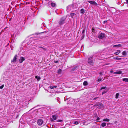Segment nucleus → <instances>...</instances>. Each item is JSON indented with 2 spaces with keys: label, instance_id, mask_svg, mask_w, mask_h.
Listing matches in <instances>:
<instances>
[{
  "label": "nucleus",
  "instance_id": "f257e3e1",
  "mask_svg": "<svg viewBox=\"0 0 128 128\" xmlns=\"http://www.w3.org/2000/svg\"><path fill=\"white\" fill-rule=\"evenodd\" d=\"M66 19V17H64L60 19V21L59 22V24L60 25L64 24V21Z\"/></svg>",
  "mask_w": 128,
  "mask_h": 128
},
{
  "label": "nucleus",
  "instance_id": "f03ea898",
  "mask_svg": "<svg viewBox=\"0 0 128 128\" xmlns=\"http://www.w3.org/2000/svg\"><path fill=\"white\" fill-rule=\"evenodd\" d=\"M94 106L96 107H97L98 106V107H97V108L100 109H102L104 108V106H103V104L102 103H100L97 104H95L94 105Z\"/></svg>",
  "mask_w": 128,
  "mask_h": 128
},
{
  "label": "nucleus",
  "instance_id": "7ed1b4c3",
  "mask_svg": "<svg viewBox=\"0 0 128 128\" xmlns=\"http://www.w3.org/2000/svg\"><path fill=\"white\" fill-rule=\"evenodd\" d=\"M92 59V57H90L88 58V63L91 65H92V64L93 61Z\"/></svg>",
  "mask_w": 128,
  "mask_h": 128
},
{
  "label": "nucleus",
  "instance_id": "20e7f679",
  "mask_svg": "<svg viewBox=\"0 0 128 128\" xmlns=\"http://www.w3.org/2000/svg\"><path fill=\"white\" fill-rule=\"evenodd\" d=\"M104 36V34L103 33H101L99 35L98 37V38L100 39H102Z\"/></svg>",
  "mask_w": 128,
  "mask_h": 128
},
{
  "label": "nucleus",
  "instance_id": "39448f33",
  "mask_svg": "<svg viewBox=\"0 0 128 128\" xmlns=\"http://www.w3.org/2000/svg\"><path fill=\"white\" fill-rule=\"evenodd\" d=\"M25 60V58L23 57H21L20 58L19 60V62L20 63H22Z\"/></svg>",
  "mask_w": 128,
  "mask_h": 128
},
{
  "label": "nucleus",
  "instance_id": "423d86ee",
  "mask_svg": "<svg viewBox=\"0 0 128 128\" xmlns=\"http://www.w3.org/2000/svg\"><path fill=\"white\" fill-rule=\"evenodd\" d=\"M43 121L41 119H40L38 120V124L39 125H41L43 123Z\"/></svg>",
  "mask_w": 128,
  "mask_h": 128
},
{
  "label": "nucleus",
  "instance_id": "0eeeda50",
  "mask_svg": "<svg viewBox=\"0 0 128 128\" xmlns=\"http://www.w3.org/2000/svg\"><path fill=\"white\" fill-rule=\"evenodd\" d=\"M17 56V55H16L14 56L13 60H12L11 61V62H13L14 63L16 62V60L17 59V58H16Z\"/></svg>",
  "mask_w": 128,
  "mask_h": 128
},
{
  "label": "nucleus",
  "instance_id": "6e6552de",
  "mask_svg": "<svg viewBox=\"0 0 128 128\" xmlns=\"http://www.w3.org/2000/svg\"><path fill=\"white\" fill-rule=\"evenodd\" d=\"M88 2L92 4L95 5L97 4V3L94 1H88Z\"/></svg>",
  "mask_w": 128,
  "mask_h": 128
},
{
  "label": "nucleus",
  "instance_id": "1a4fd4ad",
  "mask_svg": "<svg viewBox=\"0 0 128 128\" xmlns=\"http://www.w3.org/2000/svg\"><path fill=\"white\" fill-rule=\"evenodd\" d=\"M122 72L121 71H117L116 72H114V74H122Z\"/></svg>",
  "mask_w": 128,
  "mask_h": 128
},
{
  "label": "nucleus",
  "instance_id": "9d476101",
  "mask_svg": "<svg viewBox=\"0 0 128 128\" xmlns=\"http://www.w3.org/2000/svg\"><path fill=\"white\" fill-rule=\"evenodd\" d=\"M120 52V50H118L116 51V52H115L114 54L116 55H118Z\"/></svg>",
  "mask_w": 128,
  "mask_h": 128
},
{
  "label": "nucleus",
  "instance_id": "9b49d317",
  "mask_svg": "<svg viewBox=\"0 0 128 128\" xmlns=\"http://www.w3.org/2000/svg\"><path fill=\"white\" fill-rule=\"evenodd\" d=\"M114 47H120L122 46V45L121 44H119L117 45H115L113 46Z\"/></svg>",
  "mask_w": 128,
  "mask_h": 128
},
{
  "label": "nucleus",
  "instance_id": "f8f14e48",
  "mask_svg": "<svg viewBox=\"0 0 128 128\" xmlns=\"http://www.w3.org/2000/svg\"><path fill=\"white\" fill-rule=\"evenodd\" d=\"M62 72V70L61 69H59L57 72V73L59 74H60Z\"/></svg>",
  "mask_w": 128,
  "mask_h": 128
},
{
  "label": "nucleus",
  "instance_id": "ddd939ff",
  "mask_svg": "<svg viewBox=\"0 0 128 128\" xmlns=\"http://www.w3.org/2000/svg\"><path fill=\"white\" fill-rule=\"evenodd\" d=\"M122 80L123 81L125 82H128V78H124Z\"/></svg>",
  "mask_w": 128,
  "mask_h": 128
},
{
  "label": "nucleus",
  "instance_id": "4468645a",
  "mask_svg": "<svg viewBox=\"0 0 128 128\" xmlns=\"http://www.w3.org/2000/svg\"><path fill=\"white\" fill-rule=\"evenodd\" d=\"M35 78H36L38 81L40 79V77L38 76H35Z\"/></svg>",
  "mask_w": 128,
  "mask_h": 128
},
{
  "label": "nucleus",
  "instance_id": "2eb2a0df",
  "mask_svg": "<svg viewBox=\"0 0 128 128\" xmlns=\"http://www.w3.org/2000/svg\"><path fill=\"white\" fill-rule=\"evenodd\" d=\"M51 5L53 7H55L56 6V4L52 2L51 3Z\"/></svg>",
  "mask_w": 128,
  "mask_h": 128
},
{
  "label": "nucleus",
  "instance_id": "dca6fc26",
  "mask_svg": "<svg viewBox=\"0 0 128 128\" xmlns=\"http://www.w3.org/2000/svg\"><path fill=\"white\" fill-rule=\"evenodd\" d=\"M88 85V83L87 81H85L83 82V85L84 86H87Z\"/></svg>",
  "mask_w": 128,
  "mask_h": 128
},
{
  "label": "nucleus",
  "instance_id": "f3484780",
  "mask_svg": "<svg viewBox=\"0 0 128 128\" xmlns=\"http://www.w3.org/2000/svg\"><path fill=\"white\" fill-rule=\"evenodd\" d=\"M52 118L54 120H56L57 119V117L56 116L52 115Z\"/></svg>",
  "mask_w": 128,
  "mask_h": 128
},
{
  "label": "nucleus",
  "instance_id": "a211bd4d",
  "mask_svg": "<svg viewBox=\"0 0 128 128\" xmlns=\"http://www.w3.org/2000/svg\"><path fill=\"white\" fill-rule=\"evenodd\" d=\"M106 124L105 122L102 123L101 124L102 126L103 127H104L105 126H106Z\"/></svg>",
  "mask_w": 128,
  "mask_h": 128
},
{
  "label": "nucleus",
  "instance_id": "6ab92c4d",
  "mask_svg": "<svg viewBox=\"0 0 128 128\" xmlns=\"http://www.w3.org/2000/svg\"><path fill=\"white\" fill-rule=\"evenodd\" d=\"M84 13V10L83 9H82L80 10V13L83 14Z\"/></svg>",
  "mask_w": 128,
  "mask_h": 128
},
{
  "label": "nucleus",
  "instance_id": "aec40b11",
  "mask_svg": "<svg viewBox=\"0 0 128 128\" xmlns=\"http://www.w3.org/2000/svg\"><path fill=\"white\" fill-rule=\"evenodd\" d=\"M38 48H42L43 50H44V51L46 50V49L45 48H44L42 46H39L38 47Z\"/></svg>",
  "mask_w": 128,
  "mask_h": 128
},
{
  "label": "nucleus",
  "instance_id": "412c9836",
  "mask_svg": "<svg viewBox=\"0 0 128 128\" xmlns=\"http://www.w3.org/2000/svg\"><path fill=\"white\" fill-rule=\"evenodd\" d=\"M126 52L125 51H124L122 52V54L124 56H126Z\"/></svg>",
  "mask_w": 128,
  "mask_h": 128
},
{
  "label": "nucleus",
  "instance_id": "4be33fe9",
  "mask_svg": "<svg viewBox=\"0 0 128 128\" xmlns=\"http://www.w3.org/2000/svg\"><path fill=\"white\" fill-rule=\"evenodd\" d=\"M103 121H106V122H109L110 121V120L108 119V118H106L104 119L103 120Z\"/></svg>",
  "mask_w": 128,
  "mask_h": 128
},
{
  "label": "nucleus",
  "instance_id": "5701e85b",
  "mask_svg": "<svg viewBox=\"0 0 128 128\" xmlns=\"http://www.w3.org/2000/svg\"><path fill=\"white\" fill-rule=\"evenodd\" d=\"M74 15H76V14H75L74 13H70V16H71V17L72 18H73V16Z\"/></svg>",
  "mask_w": 128,
  "mask_h": 128
},
{
  "label": "nucleus",
  "instance_id": "b1692460",
  "mask_svg": "<svg viewBox=\"0 0 128 128\" xmlns=\"http://www.w3.org/2000/svg\"><path fill=\"white\" fill-rule=\"evenodd\" d=\"M114 59L117 60H121V58H117L115 57Z\"/></svg>",
  "mask_w": 128,
  "mask_h": 128
},
{
  "label": "nucleus",
  "instance_id": "393cba45",
  "mask_svg": "<svg viewBox=\"0 0 128 128\" xmlns=\"http://www.w3.org/2000/svg\"><path fill=\"white\" fill-rule=\"evenodd\" d=\"M119 95V94L118 93H117L116 94V98H118Z\"/></svg>",
  "mask_w": 128,
  "mask_h": 128
},
{
  "label": "nucleus",
  "instance_id": "a878e982",
  "mask_svg": "<svg viewBox=\"0 0 128 128\" xmlns=\"http://www.w3.org/2000/svg\"><path fill=\"white\" fill-rule=\"evenodd\" d=\"M38 126L37 125L36 126L34 125L33 126L32 128H38Z\"/></svg>",
  "mask_w": 128,
  "mask_h": 128
},
{
  "label": "nucleus",
  "instance_id": "bb28decb",
  "mask_svg": "<svg viewBox=\"0 0 128 128\" xmlns=\"http://www.w3.org/2000/svg\"><path fill=\"white\" fill-rule=\"evenodd\" d=\"M78 68V66H76L74 68H73L72 69V70L73 71H74L75 70H76V69L77 68Z\"/></svg>",
  "mask_w": 128,
  "mask_h": 128
},
{
  "label": "nucleus",
  "instance_id": "cd10ccee",
  "mask_svg": "<svg viewBox=\"0 0 128 128\" xmlns=\"http://www.w3.org/2000/svg\"><path fill=\"white\" fill-rule=\"evenodd\" d=\"M106 88V86L102 87L100 89V90H102L103 89H105Z\"/></svg>",
  "mask_w": 128,
  "mask_h": 128
},
{
  "label": "nucleus",
  "instance_id": "c85d7f7f",
  "mask_svg": "<svg viewBox=\"0 0 128 128\" xmlns=\"http://www.w3.org/2000/svg\"><path fill=\"white\" fill-rule=\"evenodd\" d=\"M4 85H2V86H0V88L1 89H2L3 88V87H4Z\"/></svg>",
  "mask_w": 128,
  "mask_h": 128
},
{
  "label": "nucleus",
  "instance_id": "c756f323",
  "mask_svg": "<svg viewBox=\"0 0 128 128\" xmlns=\"http://www.w3.org/2000/svg\"><path fill=\"white\" fill-rule=\"evenodd\" d=\"M74 124H78V122L76 121L74 122Z\"/></svg>",
  "mask_w": 128,
  "mask_h": 128
},
{
  "label": "nucleus",
  "instance_id": "7c9ffc66",
  "mask_svg": "<svg viewBox=\"0 0 128 128\" xmlns=\"http://www.w3.org/2000/svg\"><path fill=\"white\" fill-rule=\"evenodd\" d=\"M102 79L101 78H99L97 80V81L98 82H99L102 80Z\"/></svg>",
  "mask_w": 128,
  "mask_h": 128
},
{
  "label": "nucleus",
  "instance_id": "2f4dec72",
  "mask_svg": "<svg viewBox=\"0 0 128 128\" xmlns=\"http://www.w3.org/2000/svg\"><path fill=\"white\" fill-rule=\"evenodd\" d=\"M106 91H104L102 92V95H103L104 94H105V93H106Z\"/></svg>",
  "mask_w": 128,
  "mask_h": 128
},
{
  "label": "nucleus",
  "instance_id": "473e14b6",
  "mask_svg": "<svg viewBox=\"0 0 128 128\" xmlns=\"http://www.w3.org/2000/svg\"><path fill=\"white\" fill-rule=\"evenodd\" d=\"M99 98V97H96V98H94L93 100H95L96 99L98 98Z\"/></svg>",
  "mask_w": 128,
  "mask_h": 128
},
{
  "label": "nucleus",
  "instance_id": "72a5a7b5",
  "mask_svg": "<svg viewBox=\"0 0 128 128\" xmlns=\"http://www.w3.org/2000/svg\"><path fill=\"white\" fill-rule=\"evenodd\" d=\"M50 88L51 89H53L54 88V86H50Z\"/></svg>",
  "mask_w": 128,
  "mask_h": 128
},
{
  "label": "nucleus",
  "instance_id": "f704fd0d",
  "mask_svg": "<svg viewBox=\"0 0 128 128\" xmlns=\"http://www.w3.org/2000/svg\"><path fill=\"white\" fill-rule=\"evenodd\" d=\"M85 32V30H83L82 31V34H84V32Z\"/></svg>",
  "mask_w": 128,
  "mask_h": 128
},
{
  "label": "nucleus",
  "instance_id": "c9c22d12",
  "mask_svg": "<svg viewBox=\"0 0 128 128\" xmlns=\"http://www.w3.org/2000/svg\"><path fill=\"white\" fill-rule=\"evenodd\" d=\"M92 31L93 32H94V28H93L92 30Z\"/></svg>",
  "mask_w": 128,
  "mask_h": 128
},
{
  "label": "nucleus",
  "instance_id": "e433bc0d",
  "mask_svg": "<svg viewBox=\"0 0 128 128\" xmlns=\"http://www.w3.org/2000/svg\"><path fill=\"white\" fill-rule=\"evenodd\" d=\"M62 120H58V122H62Z\"/></svg>",
  "mask_w": 128,
  "mask_h": 128
},
{
  "label": "nucleus",
  "instance_id": "4c0bfd02",
  "mask_svg": "<svg viewBox=\"0 0 128 128\" xmlns=\"http://www.w3.org/2000/svg\"><path fill=\"white\" fill-rule=\"evenodd\" d=\"M107 22V20H105V21H104L103 22V23L104 24H105V23L106 22Z\"/></svg>",
  "mask_w": 128,
  "mask_h": 128
},
{
  "label": "nucleus",
  "instance_id": "58836bf2",
  "mask_svg": "<svg viewBox=\"0 0 128 128\" xmlns=\"http://www.w3.org/2000/svg\"><path fill=\"white\" fill-rule=\"evenodd\" d=\"M100 120V118L98 117L97 118V120Z\"/></svg>",
  "mask_w": 128,
  "mask_h": 128
},
{
  "label": "nucleus",
  "instance_id": "ea45409f",
  "mask_svg": "<svg viewBox=\"0 0 128 128\" xmlns=\"http://www.w3.org/2000/svg\"><path fill=\"white\" fill-rule=\"evenodd\" d=\"M113 72V71L112 70H111L110 71V73H112Z\"/></svg>",
  "mask_w": 128,
  "mask_h": 128
},
{
  "label": "nucleus",
  "instance_id": "a19ab883",
  "mask_svg": "<svg viewBox=\"0 0 128 128\" xmlns=\"http://www.w3.org/2000/svg\"><path fill=\"white\" fill-rule=\"evenodd\" d=\"M54 86V88H56L57 87V86Z\"/></svg>",
  "mask_w": 128,
  "mask_h": 128
},
{
  "label": "nucleus",
  "instance_id": "79ce46f5",
  "mask_svg": "<svg viewBox=\"0 0 128 128\" xmlns=\"http://www.w3.org/2000/svg\"><path fill=\"white\" fill-rule=\"evenodd\" d=\"M58 62V61H57L56 62H56V63Z\"/></svg>",
  "mask_w": 128,
  "mask_h": 128
},
{
  "label": "nucleus",
  "instance_id": "37998d69",
  "mask_svg": "<svg viewBox=\"0 0 128 128\" xmlns=\"http://www.w3.org/2000/svg\"><path fill=\"white\" fill-rule=\"evenodd\" d=\"M127 3L128 4V0H127Z\"/></svg>",
  "mask_w": 128,
  "mask_h": 128
},
{
  "label": "nucleus",
  "instance_id": "c03bdc74",
  "mask_svg": "<svg viewBox=\"0 0 128 128\" xmlns=\"http://www.w3.org/2000/svg\"><path fill=\"white\" fill-rule=\"evenodd\" d=\"M102 72H100V74H102Z\"/></svg>",
  "mask_w": 128,
  "mask_h": 128
}]
</instances>
